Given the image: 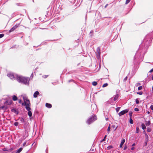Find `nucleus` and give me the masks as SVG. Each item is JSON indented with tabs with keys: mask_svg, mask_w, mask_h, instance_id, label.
<instances>
[{
	"mask_svg": "<svg viewBox=\"0 0 153 153\" xmlns=\"http://www.w3.org/2000/svg\"><path fill=\"white\" fill-rule=\"evenodd\" d=\"M16 78L18 82L22 83L26 85H29L30 80L29 78L19 76H16Z\"/></svg>",
	"mask_w": 153,
	"mask_h": 153,
	"instance_id": "obj_1",
	"label": "nucleus"
},
{
	"mask_svg": "<svg viewBox=\"0 0 153 153\" xmlns=\"http://www.w3.org/2000/svg\"><path fill=\"white\" fill-rule=\"evenodd\" d=\"M97 120V117L96 116H94L89 118L87 120L86 122L88 124H90L94 121Z\"/></svg>",
	"mask_w": 153,
	"mask_h": 153,
	"instance_id": "obj_2",
	"label": "nucleus"
},
{
	"mask_svg": "<svg viewBox=\"0 0 153 153\" xmlns=\"http://www.w3.org/2000/svg\"><path fill=\"white\" fill-rule=\"evenodd\" d=\"M7 76L9 77L11 79H16V76H18L16 74H14L12 73H9L7 75Z\"/></svg>",
	"mask_w": 153,
	"mask_h": 153,
	"instance_id": "obj_3",
	"label": "nucleus"
},
{
	"mask_svg": "<svg viewBox=\"0 0 153 153\" xmlns=\"http://www.w3.org/2000/svg\"><path fill=\"white\" fill-rule=\"evenodd\" d=\"M128 111V109H126L124 110H123L119 112L118 114L120 116H121L122 115H123L126 113H127Z\"/></svg>",
	"mask_w": 153,
	"mask_h": 153,
	"instance_id": "obj_4",
	"label": "nucleus"
},
{
	"mask_svg": "<svg viewBox=\"0 0 153 153\" xmlns=\"http://www.w3.org/2000/svg\"><path fill=\"white\" fill-rule=\"evenodd\" d=\"M30 102L29 100H25V102L22 103V105H29Z\"/></svg>",
	"mask_w": 153,
	"mask_h": 153,
	"instance_id": "obj_5",
	"label": "nucleus"
},
{
	"mask_svg": "<svg viewBox=\"0 0 153 153\" xmlns=\"http://www.w3.org/2000/svg\"><path fill=\"white\" fill-rule=\"evenodd\" d=\"M19 26V25H16L14 26L13 27H12L9 30V32H11L15 30Z\"/></svg>",
	"mask_w": 153,
	"mask_h": 153,
	"instance_id": "obj_6",
	"label": "nucleus"
},
{
	"mask_svg": "<svg viewBox=\"0 0 153 153\" xmlns=\"http://www.w3.org/2000/svg\"><path fill=\"white\" fill-rule=\"evenodd\" d=\"M111 127L113 128L114 131H115L116 129L118 126H117L116 124H114L113 125H112Z\"/></svg>",
	"mask_w": 153,
	"mask_h": 153,
	"instance_id": "obj_7",
	"label": "nucleus"
},
{
	"mask_svg": "<svg viewBox=\"0 0 153 153\" xmlns=\"http://www.w3.org/2000/svg\"><path fill=\"white\" fill-rule=\"evenodd\" d=\"M39 94V92L38 91H36L33 94L34 97L36 98L37 97V95Z\"/></svg>",
	"mask_w": 153,
	"mask_h": 153,
	"instance_id": "obj_8",
	"label": "nucleus"
},
{
	"mask_svg": "<svg viewBox=\"0 0 153 153\" xmlns=\"http://www.w3.org/2000/svg\"><path fill=\"white\" fill-rule=\"evenodd\" d=\"M125 139H123L122 140V141L121 142V143L120 146V148L122 147L123 145V144H124V143L125 142Z\"/></svg>",
	"mask_w": 153,
	"mask_h": 153,
	"instance_id": "obj_9",
	"label": "nucleus"
},
{
	"mask_svg": "<svg viewBox=\"0 0 153 153\" xmlns=\"http://www.w3.org/2000/svg\"><path fill=\"white\" fill-rule=\"evenodd\" d=\"M150 121H146L145 122V125L147 126H149L150 124Z\"/></svg>",
	"mask_w": 153,
	"mask_h": 153,
	"instance_id": "obj_10",
	"label": "nucleus"
},
{
	"mask_svg": "<svg viewBox=\"0 0 153 153\" xmlns=\"http://www.w3.org/2000/svg\"><path fill=\"white\" fill-rule=\"evenodd\" d=\"M46 106L48 108H51L52 107L51 105L48 103H46Z\"/></svg>",
	"mask_w": 153,
	"mask_h": 153,
	"instance_id": "obj_11",
	"label": "nucleus"
},
{
	"mask_svg": "<svg viewBox=\"0 0 153 153\" xmlns=\"http://www.w3.org/2000/svg\"><path fill=\"white\" fill-rule=\"evenodd\" d=\"M118 97H119V95L118 94H117V95H116L113 99L115 101V100H117V99H118Z\"/></svg>",
	"mask_w": 153,
	"mask_h": 153,
	"instance_id": "obj_12",
	"label": "nucleus"
},
{
	"mask_svg": "<svg viewBox=\"0 0 153 153\" xmlns=\"http://www.w3.org/2000/svg\"><path fill=\"white\" fill-rule=\"evenodd\" d=\"M141 126H142V128L143 130H144L146 128V126L144 124H143V123L142 124Z\"/></svg>",
	"mask_w": 153,
	"mask_h": 153,
	"instance_id": "obj_13",
	"label": "nucleus"
},
{
	"mask_svg": "<svg viewBox=\"0 0 153 153\" xmlns=\"http://www.w3.org/2000/svg\"><path fill=\"white\" fill-rule=\"evenodd\" d=\"M25 108H26V109L28 111H30V108L29 107V105L26 106Z\"/></svg>",
	"mask_w": 153,
	"mask_h": 153,
	"instance_id": "obj_14",
	"label": "nucleus"
},
{
	"mask_svg": "<svg viewBox=\"0 0 153 153\" xmlns=\"http://www.w3.org/2000/svg\"><path fill=\"white\" fill-rule=\"evenodd\" d=\"M17 97L15 95H14L13 97V100L14 101H16L17 100Z\"/></svg>",
	"mask_w": 153,
	"mask_h": 153,
	"instance_id": "obj_15",
	"label": "nucleus"
},
{
	"mask_svg": "<svg viewBox=\"0 0 153 153\" xmlns=\"http://www.w3.org/2000/svg\"><path fill=\"white\" fill-rule=\"evenodd\" d=\"M129 123L131 124H132L133 123V121L132 120L131 117H130L129 119Z\"/></svg>",
	"mask_w": 153,
	"mask_h": 153,
	"instance_id": "obj_16",
	"label": "nucleus"
},
{
	"mask_svg": "<svg viewBox=\"0 0 153 153\" xmlns=\"http://www.w3.org/2000/svg\"><path fill=\"white\" fill-rule=\"evenodd\" d=\"M28 114L29 117H31L32 116V113L31 111H29L28 112Z\"/></svg>",
	"mask_w": 153,
	"mask_h": 153,
	"instance_id": "obj_17",
	"label": "nucleus"
},
{
	"mask_svg": "<svg viewBox=\"0 0 153 153\" xmlns=\"http://www.w3.org/2000/svg\"><path fill=\"white\" fill-rule=\"evenodd\" d=\"M22 150V148H20L17 151V153H19Z\"/></svg>",
	"mask_w": 153,
	"mask_h": 153,
	"instance_id": "obj_18",
	"label": "nucleus"
},
{
	"mask_svg": "<svg viewBox=\"0 0 153 153\" xmlns=\"http://www.w3.org/2000/svg\"><path fill=\"white\" fill-rule=\"evenodd\" d=\"M92 85L94 86H96L97 85V83L96 82H92Z\"/></svg>",
	"mask_w": 153,
	"mask_h": 153,
	"instance_id": "obj_19",
	"label": "nucleus"
},
{
	"mask_svg": "<svg viewBox=\"0 0 153 153\" xmlns=\"http://www.w3.org/2000/svg\"><path fill=\"white\" fill-rule=\"evenodd\" d=\"M137 94H138L141 95L143 94V92L142 91L139 92L137 93Z\"/></svg>",
	"mask_w": 153,
	"mask_h": 153,
	"instance_id": "obj_20",
	"label": "nucleus"
},
{
	"mask_svg": "<svg viewBox=\"0 0 153 153\" xmlns=\"http://www.w3.org/2000/svg\"><path fill=\"white\" fill-rule=\"evenodd\" d=\"M108 85V84L107 83H105L102 85V87H106Z\"/></svg>",
	"mask_w": 153,
	"mask_h": 153,
	"instance_id": "obj_21",
	"label": "nucleus"
},
{
	"mask_svg": "<svg viewBox=\"0 0 153 153\" xmlns=\"http://www.w3.org/2000/svg\"><path fill=\"white\" fill-rule=\"evenodd\" d=\"M142 86H140L138 87V90H141L142 89Z\"/></svg>",
	"mask_w": 153,
	"mask_h": 153,
	"instance_id": "obj_22",
	"label": "nucleus"
},
{
	"mask_svg": "<svg viewBox=\"0 0 153 153\" xmlns=\"http://www.w3.org/2000/svg\"><path fill=\"white\" fill-rule=\"evenodd\" d=\"M110 129H111L110 125H109V126L108 127V128L107 131H110Z\"/></svg>",
	"mask_w": 153,
	"mask_h": 153,
	"instance_id": "obj_23",
	"label": "nucleus"
},
{
	"mask_svg": "<svg viewBox=\"0 0 153 153\" xmlns=\"http://www.w3.org/2000/svg\"><path fill=\"white\" fill-rule=\"evenodd\" d=\"M139 128L138 127H137V128H136V133H138V132H139Z\"/></svg>",
	"mask_w": 153,
	"mask_h": 153,
	"instance_id": "obj_24",
	"label": "nucleus"
},
{
	"mask_svg": "<svg viewBox=\"0 0 153 153\" xmlns=\"http://www.w3.org/2000/svg\"><path fill=\"white\" fill-rule=\"evenodd\" d=\"M120 107H117V108H116V111L117 112H118L120 109Z\"/></svg>",
	"mask_w": 153,
	"mask_h": 153,
	"instance_id": "obj_25",
	"label": "nucleus"
},
{
	"mask_svg": "<svg viewBox=\"0 0 153 153\" xmlns=\"http://www.w3.org/2000/svg\"><path fill=\"white\" fill-rule=\"evenodd\" d=\"M19 123L17 122H16L14 123V125L16 126H17L18 125Z\"/></svg>",
	"mask_w": 153,
	"mask_h": 153,
	"instance_id": "obj_26",
	"label": "nucleus"
},
{
	"mask_svg": "<svg viewBox=\"0 0 153 153\" xmlns=\"http://www.w3.org/2000/svg\"><path fill=\"white\" fill-rule=\"evenodd\" d=\"M131 0H126V4H128L130 1Z\"/></svg>",
	"mask_w": 153,
	"mask_h": 153,
	"instance_id": "obj_27",
	"label": "nucleus"
},
{
	"mask_svg": "<svg viewBox=\"0 0 153 153\" xmlns=\"http://www.w3.org/2000/svg\"><path fill=\"white\" fill-rule=\"evenodd\" d=\"M4 35L3 34H0V38H2L4 36Z\"/></svg>",
	"mask_w": 153,
	"mask_h": 153,
	"instance_id": "obj_28",
	"label": "nucleus"
},
{
	"mask_svg": "<svg viewBox=\"0 0 153 153\" xmlns=\"http://www.w3.org/2000/svg\"><path fill=\"white\" fill-rule=\"evenodd\" d=\"M135 101H136V103L137 104H138L139 103V100H138L137 99H136Z\"/></svg>",
	"mask_w": 153,
	"mask_h": 153,
	"instance_id": "obj_29",
	"label": "nucleus"
},
{
	"mask_svg": "<svg viewBox=\"0 0 153 153\" xmlns=\"http://www.w3.org/2000/svg\"><path fill=\"white\" fill-rule=\"evenodd\" d=\"M132 112L130 111L129 112V115H130V117H131L132 116Z\"/></svg>",
	"mask_w": 153,
	"mask_h": 153,
	"instance_id": "obj_30",
	"label": "nucleus"
},
{
	"mask_svg": "<svg viewBox=\"0 0 153 153\" xmlns=\"http://www.w3.org/2000/svg\"><path fill=\"white\" fill-rule=\"evenodd\" d=\"M106 135H105L104 137V138H103V139L102 140V141H104L105 140V138H106Z\"/></svg>",
	"mask_w": 153,
	"mask_h": 153,
	"instance_id": "obj_31",
	"label": "nucleus"
},
{
	"mask_svg": "<svg viewBox=\"0 0 153 153\" xmlns=\"http://www.w3.org/2000/svg\"><path fill=\"white\" fill-rule=\"evenodd\" d=\"M112 147L111 146H108L107 148L108 149H111L112 148Z\"/></svg>",
	"mask_w": 153,
	"mask_h": 153,
	"instance_id": "obj_32",
	"label": "nucleus"
},
{
	"mask_svg": "<svg viewBox=\"0 0 153 153\" xmlns=\"http://www.w3.org/2000/svg\"><path fill=\"white\" fill-rule=\"evenodd\" d=\"M151 109L153 111V105H151V106H150V107Z\"/></svg>",
	"mask_w": 153,
	"mask_h": 153,
	"instance_id": "obj_33",
	"label": "nucleus"
},
{
	"mask_svg": "<svg viewBox=\"0 0 153 153\" xmlns=\"http://www.w3.org/2000/svg\"><path fill=\"white\" fill-rule=\"evenodd\" d=\"M134 110L135 111H139V109L137 108H134Z\"/></svg>",
	"mask_w": 153,
	"mask_h": 153,
	"instance_id": "obj_34",
	"label": "nucleus"
},
{
	"mask_svg": "<svg viewBox=\"0 0 153 153\" xmlns=\"http://www.w3.org/2000/svg\"><path fill=\"white\" fill-rule=\"evenodd\" d=\"M20 120L22 122H23L24 121V119L22 118H21L20 119Z\"/></svg>",
	"mask_w": 153,
	"mask_h": 153,
	"instance_id": "obj_35",
	"label": "nucleus"
},
{
	"mask_svg": "<svg viewBox=\"0 0 153 153\" xmlns=\"http://www.w3.org/2000/svg\"><path fill=\"white\" fill-rule=\"evenodd\" d=\"M153 71V68H152L151 70L149 71V72L152 73Z\"/></svg>",
	"mask_w": 153,
	"mask_h": 153,
	"instance_id": "obj_36",
	"label": "nucleus"
},
{
	"mask_svg": "<svg viewBox=\"0 0 153 153\" xmlns=\"http://www.w3.org/2000/svg\"><path fill=\"white\" fill-rule=\"evenodd\" d=\"M127 147L126 146H125L124 148V150H126L127 149Z\"/></svg>",
	"mask_w": 153,
	"mask_h": 153,
	"instance_id": "obj_37",
	"label": "nucleus"
},
{
	"mask_svg": "<svg viewBox=\"0 0 153 153\" xmlns=\"http://www.w3.org/2000/svg\"><path fill=\"white\" fill-rule=\"evenodd\" d=\"M94 106V107H95V108H97V107L95 105H92V106H91V107H93Z\"/></svg>",
	"mask_w": 153,
	"mask_h": 153,
	"instance_id": "obj_38",
	"label": "nucleus"
},
{
	"mask_svg": "<svg viewBox=\"0 0 153 153\" xmlns=\"http://www.w3.org/2000/svg\"><path fill=\"white\" fill-rule=\"evenodd\" d=\"M127 79V77L126 76L124 79V81H126Z\"/></svg>",
	"mask_w": 153,
	"mask_h": 153,
	"instance_id": "obj_39",
	"label": "nucleus"
},
{
	"mask_svg": "<svg viewBox=\"0 0 153 153\" xmlns=\"http://www.w3.org/2000/svg\"><path fill=\"white\" fill-rule=\"evenodd\" d=\"M150 131H151V130L150 129L147 130V131H148V132H150Z\"/></svg>",
	"mask_w": 153,
	"mask_h": 153,
	"instance_id": "obj_40",
	"label": "nucleus"
},
{
	"mask_svg": "<svg viewBox=\"0 0 153 153\" xmlns=\"http://www.w3.org/2000/svg\"><path fill=\"white\" fill-rule=\"evenodd\" d=\"M100 53H98V55H99V56H97V58L98 59L99 58V56H100Z\"/></svg>",
	"mask_w": 153,
	"mask_h": 153,
	"instance_id": "obj_41",
	"label": "nucleus"
},
{
	"mask_svg": "<svg viewBox=\"0 0 153 153\" xmlns=\"http://www.w3.org/2000/svg\"><path fill=\"white\" fill-rule=\"evenodd\" d=\"M134 149V147H132L131 148V150H133Z\"/></svg>",
	"mask_w": 153,
	"mask_h": 153,
	"instance_id": "obj_42",
	"label": "nucleus"
},
{
	"mask_svg": "<svg viewBox=\"0 0 153 153\" xmlns=\"http://www.w3.org/2000/svg\"><path fill=\"white\" fill-rule=\"evenodd\" d=\"M135 143H133V144H132V146H135Z\"/></svg>",
	"mask_w": 153,
	"mask_h": 153,
	"instance_id": "obj_43",
	"label": "nucleus"
},
{
	"mask_svg": "<svg viewBox=\"0 0 153 153\" xmlns=\"http://www.w3.org/2000/svg\"><path fill=\"white\" fill-rule=\"evenodd\" d=\"M147 113L148 114H150V112L149 111H148L147 112Z\"/></svg>",
	"mask_w": 153,
	"mask_h": 153,
	"instance_id": "obj_44",
	"label": "nucleus"
},
{
	"mask_svg": "<svg viewBox=\"0 0 153 153\" xmlns=\"http://www.w3.org/2000/svg\"><path fill=\"white\" fill-rule=\"evenodd\" d=\"M108 5V4H107L105 6V7H107Z\"/></svg>",
	"mask_w": 153,
	"mask_h": 153,
	"instance_id": "obj_45",
	"label": "nucleus"
},
{
	"mask_svg": "<svg viewBox=\"0 0 153 153\" xmlns=\"http://www.w3.org/2000/svg\"><path fill=\"white\" fill-rule=\"evenodd\" d=\"M152 80H153V75H152Z\"/></svg>",
	"mask_w": 153,
	"mask_h": 153,
	"instance_id": "obj_46",
	"label": "nucleus"
},
{
	"mask_svg": "<svg viewBox=\"0 0 153 153\" xmlns=\"http://www.w3.org/2000/svg\"><path fill=\"white\" fill-rule=\"evenodd\" d=\"M47 76L45 75V77H44L45 78H46L47 77Z\"/></svg>",
	"mask_w": 153,
	"mask_h": 153,
	"instance_id": "obj_47",
	"label": "nucleus"
},
{
	"mask_svg": "<svg viewBox=\"0 0 153 153\" xmlns=\"http://www.w3.org/2000/svg\"><path fill=\"white\" fill-rule=\"evenodd\" d=\"M152 92H153V85L152 87Z\"/></svg>",
	"mask_w": 153,
	"mask_h": 153,
	"instance_id": "obj_48",
	"label": "nucleus"
},
{
	"mask_svg": "<svg viewBox=\"0 0 153 153\" xmlns=\"http://www.w3.org/2000/svg\"><path fill=\"white\" fill-rule=\"evenodd\" d=\"M140 85V83H138L137 84V85Z\"/></svg>",
	"mask_w": 153,
	"mask_h": 153,
	"instance_id": "obj_49",
	"label": "nucleus"
},
{
	"mask_svg": "<svg viewBox=\"0 0 153 153\" xmlns=\"http://www.w3.org/2000/svg\"><path fill=\"white\" fill-rule=\"evenodd\" d=\"M108 118H106V120H108Z\"/></svg>",
	"mask_w": 153,
	"mask_h": 153,
	"instance_id": "obj_50",
	"label": "nucleus"
},
{
	"mask_svg": "<svg viewBox=\"0 0 153 153\" xmlns=\"http://www.w3.org/2000/svg\"><path fill=\"white\" fill-rule=\"evenodd\" d=\"M21 101L20 100V101H19V103H21Z\"/></svg>",
	"mask_w": 153,
	"mask_h": 153,
	"instance_id": "obj_51",
	"label": "nucleus"
},
{
	"mask_svg": "<svg viewBox=\"0 0 153 153\" xmlns=\"http://www.w3.org/2000/svg\"><path fill=\"white\" fill-rule=\"evenodd\" d=\"M31 75H33V74H32Z\"/></svg>",
	"mask_w": 153,
	"mask_h": 153,
	"instance_id": "obj_52",
	"label": "nucleus"
},
{
	"mask_svg": "<svg viewBox=\"0 0 153 153\" xmlns=\"http://www.w3.org/2000/svg\"><path fill=\"white\" fill-rule=\"evenodd\" d=\"M25 144V143H24V144Z\"/></svg>",
	"mask_w": 153,
	"mask_h": 153,
	"instance_id": "obj_53",
	"label": "nucleus"
}]
</instances>
